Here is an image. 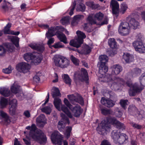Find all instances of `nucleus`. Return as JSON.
Instances as JSON below:
<instances>
[{"instance_id":"1","label":"nucleus","mask_w":145,"mask_h":145,"mask_svg":"<svg viewBox=\"0 0 145 145\" xmlns=\"http://www.w3.org/2000/svg\"><path fill=\"white\" fill-rule=\"evenodd\" d=\"M100 64L99 67V73L101 74L100 77L103 79L101 80L104 82H111V86L114 84V81L112 78L111 75H105L108 70V67L106 65V62L108 61V57L105 55H101L99 57Z\"/></svg>"},{"instance_id":"2","label":"nucleus","mask_w":145,"mask_h":145,"mask_svg":"<svg viewBox=\"0 0 145 145\" xmlns=\"http://www.w3.org/2000/svg\"><path fill=\"white\" fill-rule=\"evenodd\" d=\"M117 120L116 118L112 117H109L106 118V120H103L99 124L96 128L98 133L101 135L106 134L107 129H108V124H115Z\"/></svg>"},{"instance_id":"3","label":"nucleus","mask_w":145,"mask_h":145,"mask_svg":"<svg viewBox=\"0 0 145 145\" xmlns=\"http://www.w3.org/2000/svg\"><path fill=\"white\" fill-rule=\"evenodd\" d=\"M119 80L120 84L123 86H127L130 88L129 91V95L130 96H135L137 93L141 92L144 89L143 86L139 88L135 84H133L129 81L125 82L122 78H120Z\"/></svg>"},{"instance_id":"4","label":"nucleus","mask_w":145,"mask_h":145,"mask_svg":"<svg viewBox=\"0 0 145 145\" xmlns=\"http://www.w3.org/2000/svg\"><path fill=\"white\" fill-rule=\"evenodd\" d=\"M54 62L57 67L63 68L67 67L70 64V61L63 56L56 55L54 56Z\"/></svg>"},{"instance_id":"5","label":"nucleus","mask_w":145,"mask_h":145,"mask_svg":"<svg viewBox=\"0 0 145 145\" xmlns=\"http://www.w3.org/2000/svg\"><path fill=\"white\" fill-rule=\"evenodd\" d=\"M76 33L78 36L76 41L74 40H71L70 44L71 46L78 48L83 43L84 39L86 38V36L84 33L80 31H77Z\"/></svg>"},{"instance_id":"6","label":"nucleus","mask_w":145,"mask_h":145,"mask_svg":"<svg viewBox=\"0 0 145 145\" xmlns=\"http://www.w3.org/2000/svg\"><path fill=\"white\" fill-rule=\"evenodd\" d=\"M118 31L121 36H126L128 35L130 31L129 23L121 22L119 26Z\"/></svg>"},{"instance_id":"7","label":"nucleus","mask_w":145,"mask_h":145,"mask_svg":"<svg viewBox=\"0 0 145 145\" xmlns=\"http://www.w3.org/2000/svg\"><path fill=\"white\" fill-rule=\"evenodd\" d=\"M132 44L137 52L140 53H145V45L142 40H137L133 42Z\"/></svg>"},{"instance_id":"8","label":"nucleus","mask_w":145,"mask_h":145,"mask_svg":"<svg viewBox=\"0 0 145 145\" xmlns=\"http://www.w3.org/2000/svg\"><path fill=\"white\" fill-rule=\"evenodd\" d=\"M29 136L33 139L39 142L41 144H45L47 140L46 136L42 134L38 135L35 133L30 132L29 133Z\"/></svg>"},{"instance_id":"9","label":"nucleus","mask_w":145,"mask_h":145,"mask_svg":"<svg viewBox=\"0 0 145 145\" xmlns=\"http://www.w3.org/2000/svg\"><path fill=\"white\" fill-rule=\"evenodd\" d=\"M63 138V135L58 131L53 133L51 135V140L55 144L61 145Z\"/></svg>"},{"instance_id":"10","label":"nucleus","mask_w":145,"mask_h":145,"mask_svg":"<svg viewBox=\"0 0 145 145\" xmlns=\"http://www.w3.org/2000/svg\"><path fill=\"white\" fill-rule=\"evenodd\" d=\"M16 69L18 72L25 73L29 71L30 66L25 62H22L17 65Z\"/></svg>"},{"instance_id":"11","label":"nucleus","mask_w":145,"mask_h":145,"mask_svg":"<svg viewBox=\"0 0 145 145\" xmlns=\"http://www.w3.org/2000/svg\"><path fill=\"white\" fill-rule=\"evenodd\" d=\"M64 102L67 107L64 105H62L61 108V110L65 114L70 118H72V116L71 112L69 111L67 107L70 109L71 106H72L69 102L67 98H65L63 101Z\"/></svg>"},{"instance_id":"12","label":"nucleus","mask_w":145,"mask_h":145,"mask_svg":"<svg viewBox=\"0 0 145 145\" xmlns=\"http://www.w3.org/2000/svg\"><path fill=\"white\" fill-rule=\"evenodd\" d=\"M78 79L81 82L85 81L87 85L89 84V77L88 72L84 68H82L81 72L78 74Z\"/></svg>"},{"instance_id":"13","label":"nucleus","mask_w":145,"mask_h":145,"mask_svg":"<svg viewBox=\"0 0 145 145\" xmlns=\"http://www.w3.org/2000/svg\"><path fill=\"white\" fill-rule=\"evenodd\" d=\"M9 106V110L10 114L12 116L15 115V114L16 108L17 106V101L15 99L9 100L8 102Z\"/></svg>"},{"instance_id":"14","label":"nucleus","mask_w":145,"mask_h":145,"mask_svg":"<svg viewBox=\"0 0 145 145\" xmlns=\"http://www.w3.org/2000/svg\"><path fill=\"white\" fill-rule=\"evenodd\" d=\"M59 27L58 26L51 27L48 28V31L46 34V36L47 39L52 37L55 35H57L56 32L59 31Z\"/></svg>"},{"instance_id":"15","label":"nucleus","mask_w":145,"mask_h":145,"mask_svg":"<svg viewBox=\"0 0 145 145\" xmlns=\"http://www.w3.org/2000/svg\"><path fill=\"white\" fill-rule=\"evenodd\" d=\"M110 7L112 8L113 14L116 15L119 14V5L116 0H111L110 3Z\"/></svg>"},{"instance_id":"16","label":"nucleus","mask_w":145,"mask_h":145,"mask_svg":"<svg viewBox=\"0 0 145 145\" xmlns=\"http://www.w3.org/2000/svg\"><path fill=\"white\" fill-rule=\"evenodd\" d=\"M128 137L125 133H121L116 143L122 145L127 143L128 141Z\"/></svg>"},{"instance_id":"17","label":"nucleus","mask_w":145,"mask_h":145,"mask_svg":"<svg viewBox=\"0 0 145 145\" xmlns=\"http://www.w3.org/2000/svg\"><path fill=\"white\" fill-rule=\"evenodd\" d=\"M70 109L73 113L74 116L75 117H79L82 113L81 107L79 105H77L74 106H71Z\"/></svg>"},{"instance_id":"18","label":"nucleus","mask_w":145,"mask_h":145,"mask_svg":"<svg viewBox=\"0 0 145 145\" xmlns=\"http://www.w3.org/2000/svg\"><path fill=\"white\" fill-rule=\"evenodd\" d=\"M101 102L102 105L108 108L112 107L115 104V102L110 99H106L104 97L101 98Z\"/></svg>"},{"instance_id":"19","label":"nucleus","mask_w":145,"mask_h":145,"mask_svg":"<svg viewBox=\"0 0 145 145\" xmlns=\"http://www.w3.org/2000/svg\"><path fill=\"white\" fill-rule=\"evenodd\" d=\"M33 57V62L36 65L40 63L43 59L42 54L36 52H35Z\"/></svg>"},{"instance_id":"20","label":"nucleus","mask_w":145,"mask_h":145,"mask_svg":"<svg viewBox=\"0 0 145 145\" xmlns=\"http://www.w3.org/2000/svg\"><path fill=\"white\" fill-rule=\"evenodd\" d=\"M112 74L114 75L119 74L123 70L122 67L119 64L113 65L112 67Z\"/></svg>"},{"instance_id":"21","label":"nucleus","mask_w":145,"mask_h":145,"mask_svg":"<svg viewBox=\"0 0 145 145\" xmlns=\"http://www.w3.org/2000/svg\"><path fill=\"white\" fill-rule=\"evenodd\" d=\"M123 60H124L126 63H129L133 61L134 57L132 55L129 53H127L123 56Z\"/></svg>"},{"instance_id":"22","label":"nucleus","mask_w":145,"mask_h":145,"mask_svg":"<svg viewBox=\"0 0 145 145\" xmlns=\"http://www.w3.org/2000/svg\"><path fill=\"white\" fill-rule=\"evenodd\" d=\"M45 117L44 114H41L37 118L36 121L37 123L40 124V127H43L46 122L45 121Z\"/></svg>"},{"instance_id":"23","label":"nucleus","mask_w":145,"mask_h":145,"mask_svg":"<svg viewBox=\"0 0 145 145\" xmlns=\"http://www.w3.org/2000/svg\"><path fill=\"white\" fill-rule=\"evenodd\" d=\"M121 133L120 131L118 130H114L111 132V137L115 143Z\"/></svg>"},{"instance_id":"24","label":"nucleus","mask_w":145,"mask_h":145,"mask_svg":"<svg viewBox=\"0 0 145 145\" xmlns=\"http://www.w3.org/2000/svg\"><path fill=\"white\" fill-rule=\"evenodd\" d=\"M56 34L57 35L58 38L61 42L65 44L67 43V37L64 33L59 31H57L56 32Z\"/></svg>"},{"instance_id":"25","label":"nucleus","mask_w":145,"mask_h":145,"mask_svg":"<svg viewBox=\"0 0 145 145\" xmlns=\"http://www.w3.org/2000/svg\"><path fill=\"white\" fill-rule=\"evenodd\" d=\"M29 46L33 49L40 52H42L44 50V48L43 46L40 45L38 46L36 44H29Z\"/></svg>"},{"instance_id":"26","label":"nucleus","mask_w":145,"mask_h":145,"mask_svg":"<svg viewBox=\"0 0 145 145\" xmlns=\"http://www.w3.org/2000/svg\"><path fill=\"white\" fill-rule=\"evenodd\" d=\"M35 53V52L32 53L28 52L26 53L24 55V59L27 62H29L31 60H32L33 62Z\"/></svg>"},{"instance_id":"27","label":"nucleus","mask_w":145,"mask_h":145,"mask_svg":"<svg viewBox=\"0 0 145 145\" xmlns=\"http://www.w3.org/2000/svg\"><path fill=\"white\" fill-rule=\"evenodd\" d=\"M0 93L5 97H8L10 95V91L8 88H0Z\"/></svg>"},{"instance_id":"28","label":"nucleus","mask_w":145,"mask_h":145,"mask_svg":"<svg viewBox=\"0 0 145 145\" xmlns=\"http://www.w3.org/2000/svg\"><path fill=\"white\" fill-rule=\"evenodd\" d=\"M72 130V127L70 126H67L66 127L65 129L63 132L67 139H68L70 137Z\"/></svg>"},{"instance_id":"29","label":"nucleus","mask_w":145,"mask_h":145,"mask_svg":"<svg viewBox=\"0 0 145 145\" xmlns=\"http://www.w3.org/2000/svg\"><path fill=\"white\" fill-rule=\"evenodd\" d=\"M84 17V16L82 15L78 14L74 16L71 22V24L74 25L75 23L77 24L80 20L83 18Z\"/></svg>"},{"instance_id":"30","label":"nucleus","mask_w":145,"mask_h":145,"mask_svg":"<svg viewBox=\"0 0 145 145\" xmlns=\"http://www.w3.org/2000/svg\"><path fill=\"white\" fill-rule=\"evenodd\" d=\"M61 104V101L59 98H54V104L56 108L58 110H60V105Z\"/></svg>"},{"instance_id":"31","label":"nucleus","mask_w":145,"mask_h":145,"mask_svg":"<svg viewBox=\"0 0 145 145\" xmlns=\"http://www.w3.org/2000/svg\"><path fill=\"white\" fill-rule=\"evenodd\" d=\"M108 43L111 48L113 49H116L117 48V43L114 38H110L108 40Z\"/></svg>"},{"instance_id":"32","label":"nucleus","mask_w":145,"mask_h":145,"mask_svg":"<svg viewBox=\"0 0 145 145\" xmlns=\"http://www.w3.org/2000/svg\"><path fill=\"white\" fill-rule=\"evenodd\" d=\"M12 43L17 48H18L19 46V38L18 37L11 36L9 38Z\"/></svg>"},{"instance_id":"33","label":"nucleus","mask_w":145,"mask_h":145,"mask_svg":"<svg viewBox=\"0 0 145 145\" xmlns=\"http://www.w3.org/2000/svg\"><path fill=\"white\" fill-rule=\"evenodd\" d=\"M86 5L93 9L97 8L99 7V5L98 4H95L93 1H87L86 3Z\"/></svg>"},{"instance_id":"34","label":"nucleus","mask_w":145,"mask_h":145,"mask_svg":"<svg viewBox=\"0 0 145 145\" xmlns=\"http://www.w3.org/2000/svg\"><path fill=\"white\" fill-rule=\"evenodd\" d=\"M137 107L133 105H130L128 108V111L130 113L136 114L137 112L138 114L139 115H140V112H137Z\"/></svg>"},{"instance_id":"35","label":"nucleus","mask_w":145,"mask_h":145,"mask_svg":"<svg viewBox=\"0 0 145 145\" xmlns=\"http://www.w3.org/2000/svg\"><path fill=\"white\" fill-rule=\"evenodd\" d=\"M8 103V101L7 99L4 97L1 98L0 101V105L1 108H5Z\"/></svg>"},{"instance_id":"36","label":"nucleus","mask_w":145,"mask_h":145,"mask_svg":"<svg viewBox=\"0 0 145 145\" xmlns=\"http://www.w3.org/2000/svg\"><path fill=\"white\" fill-rule=\"evenodd\" d=\"M64 82L66 84L71 85V80L67 74H64L62 76Z\"/></svg>"},{"instance_id":"37","label":"nucleus","mask_w":145,"mask_h":145,"mask_svg":"<svg viewBox=\"0 0 145 145\" xmlns=\"http://www.w3.org/2000/svg\"><path fill=\"white\" fill-rule=\"evenodd\" d=\"M61 116L62 118L59 121H62V123H63L65 125L67 124L69 125L70 122L68 118L63 113L61 114Z\"/></svg>"},{"instance_id":"38","label":"nucleus","mask_w":145,"mask_h":145,"mask_svg":"<svg viewBox=\"0 0 145 145\" xmlns=\"http://www.w3.org/2000/svg\"><path fill=\"white\" fill-rule=\"evenodd\" d=\"M52 95L53 98H56V97L61 95V94L59 89L56 87H55L54 91L51 93Z\"/></svg>"},{"instance_id":"39","label":"nucleus","mask_w":145,"mask_h":145,"mask_svg":"<svg viewBox=\"0 0 145 145\" xmlns=\"http://www.w3.org/2000/svg\"><path fill=\"white\" fill-rule=\"evenodd\" d=\"M141 72V69L138 68H135L132 71L131 74L133 77H135L139 75Z\"/></svg>"},{"instance_id":"40","label":"nucleus","mask_w":145,"mask_h":145,"mask_svg":"<svg viewBox=\"0 0 145 145\" xmlns=\"http://www.w3.org/2000/svg\"><path fill=\"white\" fill-rule=\"evenodd\" d=\"M120 12L123 14H124L127 10L128 6L126 3L123 2L120 5Z\"/></svg>"},{"instance_id":"41","label":"nucleus","mask_w":145,"mask_h":145,"mask_svg":"<svg viewBox=\"0 0 145 145\" xmlns=\"http://www.w3.org/2000/svg\"><path fill=\"white\" fill-rule=\"evenodd\" d=\"M58 129L60 132H63L65 129V125L62 123V121H59L57 125Z\"/></svg>"},{"instance_id":"42","label":"nucleus","mask_w":145,"mask_h":145,"mask_svg":"<svg viewBox=\"0 0 145 145\" xmlns=\"http://www.w3.org/2000/svg\"><path fill=\"white\" fill-rule=\"evenodd\" d=\"M129 23V24L133 26L134 27L133 29H135L137 28L139 24V23L133 18H131L130 20Z\"/></svg>"},{"instance_id":"43","label":"nucleus","mask_w":145,"mask_h":145,"mask_svg":"<svg viewBox=\"0 0 145 145\" xmlns=\"http://www.w3.org/2000/svg\"><path fill=\"white\" fill-rule=\"evenodd\" d=\"M104 16V15L102 13L99 12L96 13L95 14L94 18L95 20L100 21L103 20Z\"/></svg>"},{"instance_id":"44","label":"nucleus","mask_w":145,"mask_h":145,"mask_svg":"<svg viewBox=\"0 0 145 145\" xmlns=\"http://www.w3.org/2000/svg\"><path fill=\"white\" fill-rule=\"evenodd\" d=\"M115 125L118 129L122 130L125 129V126L124 124L118 121L117 120Z\"/></svg>"},{"instance_id":"45","label":"nucleus","mask_w":145,"mask_h":145,"mask_svg":"<svg viewBox=\"0 0 145 145\" xmlns=\"http://www.w3.org/2000/svg\"><path fill=\"white\" fill-rule=\"evenodd\" d=\"M74 101L81 105H84V103L83 98L81 96L79 95H77L76 98L74 99Z\"/></svg>"},{"instance_id":"46","label":"nucleus","mask_w":145,"mask_h":145,"mask_svg":"<svg viewBox=\"0 0 145 145\" xmlns=\"http://www.w3.org/2000/svg\"><path fill=\"white\" fill-rule=\"evenodd\" d=\"M0 115L3 118L5 119V121L7 122L9 120V116L7 114L4 112L2 110H0Z\"/></svg>"},{"instance_id":"47","label":"nucleus","mask_w":145,"mask_h":145,"mask_svg":"<svg viewBox=\"0 0 145 145\" xmlns=\"http://www.w3.org/2000/svg\"><path fill=\"white\" fill-rule=\"evenodd\" d=\"M11 27V24L8 23L4 27L3 32L5 34H10V28Z\"/></svg>"},{"instance_id":"48","label":"nucleus","mask_w":145,"mask_h":145,"mask_svg":"<svg viewBox=\"0 0 145 145\" xmlns=\"http://www.w3.org/2000/svg\"><path fill=\"white\" fill-rule=\"evenodd\" d=\"M19 89L18 86L14 84H13L10 88L11 91L14 94H16L18 92Z\"/></svg>"},{"instance_id":"49","label":"nucleus","mask_w":145,"mask_h":145,"mask_svg":"<svg viewBox=\"0 0 145 145\" xmlns=\"http://www.w3.org/2000/svg\"><path fill=\"white\" fill-rule=\"evenodd\" d=\"M128 102L127 100L121 99L120 101V103L121 107L124 109H127L126 106L127 105V102Z\"/></svg>"},{"instance_id":"50","label":"nucleus","mask_w":145,"mask_h":145,"mask_svg":"<svg viewBox=\"0 0 145 145\" xmlns=\"http://www.w3.org/2000/svg\"><path fill=\"white\" fill-rule=\"evenodd\" d=\"M70 58L71 61L74 65L76 66H78L79 65V61L78 59L76 58L73 55L71 56Z\"/></svg>"},{"instance_id":"51","label":"nucleus","mask_w":145,"mask_h":145,"mask_svg":"<svg viewBox=\"0 0 145 145\" xmlns=\"http://www.w3.org/2000/svg\"><path fill=\"white\" fill-rule=\"evenodd\" d=\"M42 112L46 113V114H49L51 113L52 110L49 106H46L41 109Z\"/></svg>"},{"instance_id":"52","label":"nucleus","mask_w":145,"mask_h":145,"mask_svg":"<svg viewBox=\"0 0 145 145\" xmlns=\"http://www.w3.org/2000/svg\"><path fill=\"white\" fill-rule=\"evenodd\" d=\"M115 114L116 117L118 118L121 117L123 114L122 112L118 107L116 108L115 109Z\"/></svg>"},{"instance_id":"53","label":"nucleus","mask_w":145,"mask_h":145,"mask_svg":"<svg viewBox=\"0 0 145 145\" xmlns=\"http://www.w3.org/2000/svg\"><path fill=\"white\" fill-rule=\"evenodd\" d=\"M130 125L135 129H140L142 128V126L138 124H137L133 121H131L130 123Z\"/></svg>"},{"instance_id":"54","label":"nucleus","mask_w":145,"mask_h":145,"mask_svg":"<svg viewBox=\"0 0 145 145\" xmlns=\"http://www.w3.org/2000/svg\"><path fill=\"white\" fill-rule=\"evenodd\" d=\"M77 10H78L82 12H84L86 9L85 5L82 3H81L77 6Z\"/></svg>"},{"instance_id":"55","label":"nucleus","mask_w":145,"mask_h":145,"mask_svg":"<svg viewBox=\"0 0 145 145\" xmlns=\"http://www.w3.org/2000/svg\"><path fill=\"white\" fill-rule=\"evenodd\" d=\"M100 110L101 113L104 115H107L110 114L111 110H110L104 108H101Z\"/></svg>"},{"instance_id":"56","label":"nucleus","mask_w":145,"mask_h":145,"mask_svg":"<svg viewBox=\"0 0 145 145\" xmlns=\"http://www.w3.org/2000/svg\"><path fill=\"white\" fill-rule=\"evenodd\" d=\"M140 84L143 86L145 85V74H142L139 78Z\"/></svg>"},{"instance_id":"57","label":"nucleus","mask_w":145,"mask_h":145,"mask_svg":"<svg viewBox=\"0 0 145 145\" xmlns=\"http://www.w3.org/2000/svg\"><path fill=\"white\" fill-rule=\"evenodd\" d=\"M87 21L88 22L89 24L91 25L94 24H96V22L91 16H89L87 18Z\"/></svg>"},{"instance_id":"58","label":"nucleus","mask_w":145,"mask_h":145,"mask_svg":"<svg viewBox=\"0 0 145 145\" xmlns=\"http://www.w3.org/2000/svg\"><path fill=\"white\" fill-rule=\"evenodd\" d=\"M52 47L55 49L59 48H62L64 47V45L62 44V43L60 42H58L54 44L52 46Z\"/></svg>"},{"instance_id":"59","label":"nucleus","mask_w":145,"mask_h":145,"mask_svg":"<svg viewBox=\"0 0 145 145\" xmlns=\"http://www.w3.org/2000/svg\"><path fill=\"white\" fill-rule=\"evenodd\" d=\"M69 19L68 17L66 16L62 18L60 20L62 24L64 25L68 23L69 22Z\"/></svg>"},{"instance_id":"60","label":"nucleus","mask_w":145,"mask_h":145,"mask_svg":"<svg viewBox=\"0 0 145 145\" xmlns=\"http://www.w3.org/2000/svg\"><path fill=\"white\" fill-rule=\"evenodd\" d=\"M92 48L88 45H86L85 47L84 51L86 54H88L91 51Z\"/></svg>"},{"instance_id":"61","label":"nucleus","mask_w":145,"mask_h":145,"mask_svg":"<svg viewBox=\"0 0 145 145\" xmlns=\"http://www.w3.org/2000/svg\"><path fill=\"white\" fill-rule=\"evenodd\" d=\"M12 71L11 67L10 65H9L8 68L3 69V72L6 74H9L11 73Z\"/></svg>"},{"instance_id":"62","label":"nucleus","mask_w":145,"mask_h":145,"mask_svg":"<svg viewBox=\"0 0 145 145\" xmlns=\"http://www.w3.org/2000/svg\"><path fill=\"white\" fill-rule=\"evenodd\" d=\"M6 52V50L2 45H0V56H2Z\"/></svg>"},{"instance_id":"63","label":"nucleus","mask_w":145,"mask_h":145,"mask_svg":"<svg viewBox=\"0 0 145 145\" xmlns=\"http://www.w3.org/2000/svg\"><path fill=\"white\" fill-rule=\"evenodd\" d=\"M39 72L37 73V74L35 75L33 78V80L37 83L39 82L40 80L39 76L38 75V74H39Z\"/></svg>"},{"instance_id":"64","label":"nucleus","mask_w":145,"mask_h":145,"mask_svg":"<svg viewBox=\"0 0 145 145\" xmlns=\"http://www.w3.org/2000/svg\"><path fill=\"white\" fill-rule=\"evenodd\" d=\"M100 145H111V144L108 140L105 139L102 141Z\"/></svg>"}]
</instances>
